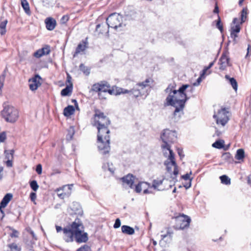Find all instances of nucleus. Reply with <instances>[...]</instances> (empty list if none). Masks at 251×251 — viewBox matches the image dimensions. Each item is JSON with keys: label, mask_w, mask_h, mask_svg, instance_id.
Segmentation results:
<instances>
[{"label": "nucleus", "mask_w": 251, "mask_h": 251, "mask_svg": "<svg viewBox=\"0 0 251 251\" xmlns=\"http://www.w3.org/2000/svg\"><path fill=\"white\" fill-rule=\"evenodd\" d=\"M90 251V247L88 246L85 245L83 246L82 247L79 248L78 249H77L76 251Z\"/></svg>", "instance_id": "43"}, {"label": "nucleus", "mask_w": 251, "mask_h": 251, "mask_svg": "<svg viewBox=\"0 0 251 251\" xmlns=\"http://www.w3.org/2000/svg\"><path fill=\"white\" fill-rule=\"evenodd\" d=\"M71 208L75 214H81L82 212L80 205L77 202H73Z\"/></svg>", "instance_id": "20"}, {"label": "nucleus", "mask_w": 251, "mask_h": 251, "mask_svg": "<svg viewBox=\"0 0 251 251\" xmlns=\"http://www.w3.org/2000/svg\"><path fill=\"white\" fill-rule=\"evenodd\" d=\"M240 27L239 25H235L232 26L231 27V31L235 32V33H238L240 32Z\"/></svg>", "instance_id": "41"}, {"label": "nucleus", "mask_w": 251, "mask_h": 251, "mask_svg": "<svg viewBox=\"0 0 251 251\" xmlns=\"http://www.w3.org/2000/svg\"><path fill=\"white\" fill-rule=\"evenodd\" d=\"M214 64V61H213V62H212L210 63H209V65H208L207 67H205V68L203 69V73H202V75H204V74H205L206 73V71H207L208 69H209L210 68H211L213 66Z\"/></svg>", "instance_id": "47"}, {"label": "nucleus", "mask_w": 251, "mask_h": 251, "mask_svg": "<svg viewBox=\"0 0 251 251\" xmlns=\"http://www.w3.org/2000/svg\"><path fill=\"white\" fill-rule=\"evenodd\" d=\"M247 9L243 8L241 11V23H244L245 21V20L247 18Z\"/></svg>", "instance_id": "34"}, {"label": "nucleus", "mask_w": 251, "mask_h": 251, "mask_svg": "<svg viewBox=\"0 0 251 251\" xmlns=\"http://www.w3.org/2000/svg\"><path fill=\"white\" fill-rule=\"evenodd\" d=\"M80 70L83 72L85 75H88L90 74L89 70L83 64H81L79 66Z\"/></svg>", "instance_id": "38"}, {"label": "nucleus", "mask_w": 251, "mask_h": 251, "mask_svg": "<svg viewBox=\"0 0 251 251\" xmlns=\"http://www.w3.org/2000/svg\"><path fill=\"white\" fill-rule=\"evenodd\" d=\"M30 186L34 191H36L39 188V186L36 180L31 181L30 182Z\"/></svg>", "instance_id": "36"}, {"label": "nucleus", "mask_w": 251, "mask_h": 251, "mask_svg": "<svg viewBox=\"0 0 251 251\" xmlns=\"http://www.w3.org/2000/svg\"><path fill=\"white\" fill-rule=\"evenodd\" d=\"M140 90L137 88L134 87L131 89V95H133L135 97H138L140 95Z\"/></svg>", "instance_id": "37"}, {"label": "nucleus", "mask_w": 251, "mask_h": 251, "mask_svg": "<svg viewBox=\"0 0 251 251\" xmlns=\"http://www.w3.org/2000/svg\"><path fill=\"white\" fill-rule=\"evenodd\" d=\"M230 37L231 38L233 39V40L235 41L236 38L237 37V35L236 33L233 32L231 31L230 33Z\"/></svg>", "instance_id": "56"}, {"label": "nucleus", "mask_w": 251, "mask_h": 251, "mask_svg": "<svg viewBox=\"0 0 251 251\" xmlns=\"http://www.w3.org/2000/svg\"><path fill=\"white\" fill-rule=\"evenodd\" d=\"M6 158H7V161H6V165L7 167H12V159H10V158L9 156H7V155H6Z\"/></svg>", "instance_id": "52"}, {"label": "nucleus", "mask_w": 251, "mask_h": 251, "mask_svg": "<svg viewBox=\"0 0 251 251\" xmlns=\"http://www.w3.org/2000/svg\"><path fill=\"white\" fill-rule=\"evenodd\" d=\"M216 26L219 29V30L222 32L223 31V26L221 24V20L220 18V17L218 16V20L217 21V24H216Z\"/></svg>", "instance_id": "45"}, {"label": "nucleus", "mask_w": 251, "mask_h": 251, "mask_svg": "<svg viewBox=\"0 0 251 251\" xmlns=\"http://www.w3.org/2000/svg\"><path fill=\"white\" fill-rule=\"evenodd\" d=\"M233 23L234 24H235V25H238V19L236 18H235L233 19Z\"/></svg>", "instance_id": "63"}, {"label": "nucleus", "mask_w": 251, "mask_h": 251, "mask_svg": "<svg viewBox=\"0 0 251 251\" xmlns=\"http://www.w3.org/2000/svg\"><path fill=\"white\" fill-rule=\"evenodd\" d=\"M225 142L223 140H217L212 145L213 148L221 149L224 147Z\"/></svg>", "instance_id": "30"}, {"label": "nucleus", "mask_w": 251, "mask_h": 251, "mask_svg": "<svg viewBox=\"0 0 251 251\" xmlns=\"http://www.w3.org/2000/svg\"><path fill=\"white\" fill-rule=\"evenodd\" d=\"M245 157V152L243 149H240L237 151L235 158L239 160L243 159Z\"/></svg>", "instance_id": "29"}, {"label": "nucleus", "mask_w": 251, "mask_h": 251, "mask_svg": "<svg viewBox=\"0 0 251 251\" xmlns=\"http://www.w3.org/2000/svg\"><path fill=\"white\" fill-rule=\"evenodd\" d=\"M7 24V20H5L0 23V34L3 35L6 33V26Z\"/></svg>", "instance_id": "28"}, {"label": "nucleus", "mask_w": 251, "mask_h": 251, "mask_svg": "<svg viewBox=\"0 0 251 251\" xmlns=\"http://www.w3.org/2000/svg\"><path fill=\"white\" fill-rule=\"evenodd\" d=\"M73 90V84L71 83L69 85H67L66 87L62 89L61 91V95L62 96H70Z\"/></svg>", "instance_id": "18"}, {"label": "nucleus", "mask_w": 251, "mask_h": 251, "mask_svg": "<svg viewBox=\"0 0 251 251\" xmlns=\"http://www.w3.org/2000/svg\"><path fill=\"white\" fill-rule=\"evenodd\" d=\"M182 178L183 179H184L185 180L189 179V178H190V174L187 173V174L182 176Z\"/></svg>", "instance_id": "58"}, {"label": "nucleus", "mask_w": 251, "mask_h": 251, "mask_svg": "<svg viewBox=\"0 0 251 251\" xmlns=\"http://www.w3.org/2000/svg\"><path fill=\"white\" fill-rule=\"evenodd\" d=\"M121 230L123 233L128 235H133L135 233L134 228L128 226H123Z\"/></svg>", "instance_id": "21"}, {"label": "nucleus", "mask_w": 251, "mask_h": 251, "mask_svg": "<svg viewBox=\"0 0 251 251\" xmlns=\"http://www.w3.org/2000/svg\"><path fill=\"white\" fill-rule=\"evenodd\" d=\"M75 128L73 126H70L67 129V134L66 135V139L70 141L73 139V136L75 134Z\"/></svg>", "instance_id": "26"}, {"label": "nucleus", "mask_w": 251, "mask_h": 251, "mask_svg": "<svg viewBox=\"0 0 251 251\" xmlns=\"http://www.w3.org/2000/svg\"><path fill=\"white\" fill-rule=\"evenodd\" d=\"M40 79V77L38 75H36L35 77L29 80V88L32 91L35 90L37 89L38 86L40 85V83L37 80V79Z\"/></svg>", "instance_id": "17"}, {"label": "nucleus", "mask_w": 251, "mask_h": 251, "mask_svg": "<svg viewBox=\"0 0 251 251\" xmlns=\"http://www.w3.org/2000/svg\"><path fill=\"white\" fill-rule=\"evenodd\" d=\"M167 172L170 174L172 178L176 176L178 173V167L175 161V155L172 150L170 151L167 160L164 162Z\"/></svg>", "instance_id": "6"}, {"label": "nucleus", "mask_w": 251, "mask_h": 251, "mask_svg": "<svg viewBox=\"0 0 251 251\" xmlns=\"http://www.w3.org/2000/svg\"><path fill=\"white\" fill-rule=\"evenodd\" d=\"M42 168L41 164H38L36 166V171L38 174H41L42 173Z\"/></svg>", "instance_id": "49"}, {"label": "nucleus", "mask_w": 251, "mask_h": 251, "mask_svg": "<svg viewBox=\"0 0 251 251\" xmlns=\"http://www.w3.org/2000/svg\"><path fill=\"white\" fill-rule=\"evenodd\" d=\"M100 82L95 83L92 85L91 90L93 91L96 92H100Z\"/></svg>", "instance_id": "39"}, {"label": "nucleus", "mask_w": 251, "mask_h": 251, "mask_svg": "<svg viewBox=\"0 0 251 251\" xmlns=\"http://www.w3.org/2000/svg\"><path fill=\"white\" fill-rule=\"evenodd\" d=\"M13 151L12 150H11L9 151V152H8V151H5V157L6 158V155H7V156H9L10 158V159H12L13 158Z\"/></svg>", "instance_id": "50"}, {"label": "nucleus", "mask_w": 251, "mask_h": 251, "mask_svg": "<svg viewBox=\"0 0 251 251\" xmlns=\"http://www.w3.org/2000/svg\"><path fill=\"white\" fill-rule=\"evenodd\" d=\"M106 24L109 27L117 29L122 26V17L119 14L112 13L106 19Z\"/></svg>", "instance_id": "9"}, {"label": "nucleus", "mask_w": 251, "mask_h": 251, "mask_svg": "<svg viewBox=\"0 0 251 251\" xmlns=\"http://www.w3.org/2000/svg\"><path fill=\"white\" fill-rule=\"evenodd\" d=\"M71 77L70 76V75H67V81L70 84L71 82Z\"/></svg>", "instance_id": "64"}, {"label": "nucleus", "mask_w": 251, "mask_h": 251, "mask_svg": "<svg viewBox=\"0 0 251 251\" xmlns=\"http://www.w3.org/2000/svg\"><path fill=\"white\" fill-rule=\"evenodd\" d=\"M56 25V21L54 19L51 17H48V30H53L55 28Z\"/></svg>", "instance_id": "25"}, {"label": "nucleus", "mask_w": 251, "mask_h": 251, "mask_svg": "<svg viewBox=\"0 0 251 251\" xmlns=\"http://www.w3.org/2000/svg\"><path fill=\"white\" fill-rule=\"evenodd\" d=\"M8 247L9 249L7 251H20V249L15 243L9 244Z\"/></svg>", "instance_id": "33"}, {"label": "nucleus", "mask_w": 251, "mask_h": 251, "mask_svg": "<svg viewBox=\"0 0 251 251\" xmlns=\"http://www.w3.org/2000/svg\"><path fill=\"white\" fill-rule=\"evenodd\" d=\"M153 83L152 79L151 78H147L145 81L137 84L136 86L140 87L141 89H143L147 87H151V85Z\"/></svg>", "instance_id": "19"}, {"label": "nucleus", "mask_w": 251, "mask_h": 251, "mask_svg": "<svg viewBox=\"0 0 251 251\" xmlns=\"http://www.w3.org/2000/svg\"><path fill=\"white\" fill-rule=\"evenodd\" d=\"M123 94H129L131 95V90H128L127 89H124V91Z\"/></svg>", "instance_id": "61"}, {"label": "nucleus", "mask_w": 251, "mask_h": 251, "mask_svg": "<svg viewBox=\"0 0 251 251\" xmlns=\"http://www.w3.org/2000/svg\"><path fill=\"white\" fill-rule=\"evenodd\" d=\"M6 134L4 132L0 133V142H3L6 139Z\"/></svg>", "instance_id": "51"}, {"label": "nucleus", "mask_w": 251, "mask_h": 251, "mask_svg": "<svg viewBox=\"0 0 251 251\" xmlns=\"http://www.w3.org/2000/svg\"><path fill=\"white\" fill-rule=\"evenodd\" d=\"M219 12V8H218V5L216 4L215 7V8L214 9L213 12L214 13H218Z\"/></svg>", "instance_id": "60"}, {"label": "nucleus", "mask_w": 251, "mask_h": 251, "mask_svg": "<svg viewBox=\"0 0 251 251\" xmlns=\"http://www.w3.org/2000/svg\"><path fill=\"white\" fill-rule=\"evenodd\" d=\"M222 157L224 160H228L231 157V155L229 152H225L222 155Z\"/></svg>", "instance_id": "44"}, {"label": "nucleus", "mask_w": 251, "mask_h": 251, "mask_svg": "<svg viewBox=\"0 0 251 251\" xmlns=\"http://www.w3.org/2000/svg\"><path fill=\"white\" fill-rule=\"evenodd\" d=\"M28 231L29 234V237L32 238V240H31V241H30L31 245H32V244H34V242L35 240H37V238L36 237L35 234H34V232L32 230H31L30 229H28Z\"/></svg>", "instance_id": "35"}, {"label": "nucleus", "mask_w": 251, "mask_h": 251, "mask_svg": "<svg viewBox=\"0 0 251 251\" xmlns=\"http://www.w3.org/2000/svg\"><path fill=\"white\" fill-rule=\"evenodd\" d=\"M46 54H47V46H45L42 49L37 50L34 52V56L36 58H40Z\"/></svg>", "instance_id": "23"}, {"label": "nucleus", "mask_w": 251, "mask_h": 251, "mask_svg": "<svg viewBox=\"0 0 251 251\" xmlns=\"http://www.w3.org/2000/svg\"><path fill=\"white\" fill-rule=\"evenodd\" d=\"M225 78L229 81L233 89L236 91L238 88V84L236 79L233 77H230L228 75H226Z\"/></svg>", "instance_id": "24"}, {"label": "nucleus", "mask_w": 251, "mask_h": 251, "mask_svg": "<svg viewBox=\"0 0 251 251\" xmlns=\"http://www.w3.org/2000/svg\"><path fill=\"white\" fill-rule=\"evenodd\" d=\"M19 234V232L17 230H16L14 229H12V232L10 233V236L12 238H13V237L17 238V237H18Z\"/></svg>", "instance_id": "42"}, {"label": "nucleus", "mask_w": 251, "mask_h": 251, "mask_svg": "<svg viewBox=\"0 0 251 251\" xmlns=\"http://www.w3.org/2000/svg\"><path fill=\"white\" fill-rule=\"evenodd\" d=\"M148 185L149 187L150 186V184L148 182H140L137 185L135 186V191L137 193H140L142 191V185L143 184Z\"/></svg>", "instance_id": "32"}, {"label": "nucleus", "mask_w": 251, "mask_h": 251, "mask_svg": "<svg viewBox=\"0 0 251 251\" xmlns=\"http://www.w3.org/2000/svg\"><path fill=\"white\" fill-rule=\"evenodd\" d=\"M164 180V178L154 179L152 181V184L149 187L153 188L154 189L157 190V191H163L165 190V187H162V185Z\"/></svg>", "instance_id": "13"}, {"label": "nucleus", "mask_w": 251, "mask_h": 251, "mask_svg": "<svg viewBox=\"0 0 251 251\" xmlns=\"http://www.w3.org/2000/svg\"><path fill=\"white\" fill-rule=\"evenodd\" d=\"M177 153L180 157H184V155L183 154V151L181 149H178L177 150Z\"/></svg>", "instance_id": "59"}, {"label": "nucleus", "mask_w": 251, "mask_h": 251, "mask_svg": "<svg viewBox=\"0 0 251 251\" xmlns=\"http://www.w3.org/2000/svg\"><path fill=\"white\" fill-rule=\"evenodd\" d=\"M108 126L98 127V148L100 153L103 155L108 153L110 150V130Z\"/></svg>", "instance_id": "3"}, {"label": "nucleus", "mask_w": 251, "mask_h": 251, "mask_svg": "<svg viewBox=\"0 0 251 251\" xmlns=\"http://www.w3.org/2000/svg\"><path fill=\"white\" fill-rule=\"evenodd\" d=\"M160 137L163 143L161 145V148L163 150L167 149L170 152V151L171 150V144L176 140L177 136L176 131L168 129H164Z\"/></svg>", "instance_id": "4"}, {"label": "nucleus", "mask_w": 251, "mask_h": 251, "mask_svg": "<svg viewBox=\"0 0 251 251\" xmlns=\"http://www.w3.org/2000/svg\"><path fill=\"white\" fill-rule=\"evenodd\" d=\"M75 108L72 105H68L64 109L63 114L66 117H69L74 114Z\"/></svg>", "instance_id": "22"}, {"label": "nucleus", "mask_w": 251, "mask_h": 251, "mask_svg": "<svg viewBox=\"0 0 251 251\" xmlns=\"http://www.w3.org/2000/svg\"><path fill=\"white\" fill-rule=\"evenodd\" d=\"M56 229L57 232L63 230L64 239L67 242H73L74 237L77 243H85L88 240L87 233L84 232L83 225L78 219L63 229L60 226H56Z\"/></svg>", "instance_id": "2"}, {"label": "nucleus", "mask_w": 251, "mask_h": 251, "mask_svg": "<svg viewBox=\"0 0 251 251\" xmlns=\"http://www.w3.org/2000/svg\"><path fill=\"white\" fill-rule=\"evenodd\" d=\"M173 86L169 85L165 89V92L169 95L166 99V105L176 107L174 114L176 116L178 113L183 109L186 101L189 99L185 93L188 88L192 91L193 88L188 84L182 85L178 90H173Z\"/></svg>", "instance_id": "1"}, {"label": "nucleus", "mask_w": 251, "mask_h": 251, "mask_svg": "<svg viewBox=\"0 0 251 251\" xmlns=\"http://www.w3.org/2000/svg\"><path fill=\"white\" fill-rule=\"evenodd\" d=\"M5 77V75L4 74L1 75L0 76V83H3Z\"/></svg>", "instance_id": "55"}, {"label": "nucleus", "mask_w": 251, "mask_h": 251, "mask_svg": "<svg viewBox=\"0 0 251 251\" xmlns=\"http://www.w3.org/2000/svg\"><path fill=\"white\" fill-rule=\"evenodd\" d=\"M73 184L64 185L60 189H57L56 192L58 197L61 199L68 198L71 195Z\"/></svg>", "instance_id": "10"}, {"label": "nucleus", "mask_w": 251, "mask_h": 251, "mask_svg": "<svg viewBox=\"0 0 251 251\" xmlns=\"http://www.w3.org/2000/svg\"><path fill=\"white\" fill-rule=\"evenodd\" d=\"M220 69L224 70L226 66L229 65V58L226 53H223L220 59Z\"/></svg>", "instance_id": "14"}, {"label": "nucleus", "mask_w": 251, "mask_h": 251, "mask_svg": "<svg viewBox=\"0 0 251 251\" xmlns=\"http://www.w3.org/2000/svg\"><path fill=\"white\" fill-rule=\"evenodd\" d=\"M135 177L130 174H128L126 176L122 178V181L128 185L130 188H134L133 183L134 181Z\"/></svg>", "instance_id": "15"}, {"label": "nucleus", "mask_w": 251, "mask_h": 251, "mask_svg": "<svg viewBox=\"0 0 251 251\" xmlns=\"http://www.w3.org/2000/svg\"><path fill=\"white\" fill-rule=\"evenodd\" d=\"M116 95H120L123 94L124 91V88H120V87H116Z\"/></svg>", "instance_id": "48"}, {"label": "nucleus", "mask_w": 251, "mask_h": 251, "mask_svg": "<svg viewBox=\"0 0 251 251\" xmlns=\"http://www.w3.org/2000/svg\"><path fill=\"white\" fill-rule=\"evenodd\" d=\"M30 198L31 200V201H35L36 198V195L35 193L32 192L30 194Z\"/></svg>", "instance_id": "53"}, {"label": "nucleus", "mask_w": 251, "mask_h": 251, "mask_svg": "<svg viewBox=\"0 0 251 251\" xmlns=\"http://www.w3.org/2000/svg\"><path fill=\"white\" fill-rule=\"evenodd\" d=\"M12 195L10 193L6 194L0 203V211L3 213L2 209L5 208L12 198Z\"/></svg>", "instance_id": "16"}, {"label": "nucleus", "mask_w": 251, "mask_h": 251, "mask_svg": "<svg viewBox=\"0 0 251 251\" xmlns=\"http://www.w3.org/2000/svg\"><path fill=\"white\" fill-rule=\"evenodd\" d=\"M183 114V109H182V110H181V112L178 113L176 116H175V114H174V117L175 119H176L177 120H178Z\"/></svg>", "instance_id": "54"}, {"label": "nucleus", "mask_w": 251, "mask_h": 251, "mask_svg": "<svg viewBox=\"0 0 251 251\" xmlns=\"http://www.w3.org/2000/svg\"><path fill=\"white\" fill-rule=\"evenodd\" d=\"M2 117L7 122L15 123L19 118V111L12 105H6L1 111Z\"/></svg>", "instance_id": "5"}, {"label": "nucleus", "mask_w": 251, "mask_h": 251, "mask_svg": "<svg viewBox=\"0 0 251 251\" xmlns=\"http://www.w3.org/2000/svg\"><path fill=\"white\" fill-rule=\"evenodd\" d=\"M121 226V221L120 219L117 218L115 220V222L113 226L114 228H118Z\"/></svg>", "instance_id": "46"}, {"label": "nucleus", "mask_w": 251, "mask_h": 251, "mask_svg": "<svg viewBox=\"0 0 251 251\" xmlns=\"http://www.w3.org/2000/svg\"><path fill=\"white\" fill-rule=\"evenodd\" d=\"M107 92H108L110 95H116V92H115V90L113 88L112 89L108 88Z\"/></svg>", "instance_id": "57"}, {"label": "nucleus", "mask_w": 251, "mask_h": 251, "mask_svg": "<svg viewBox=\"0 0 251 251\" xmlns=\"http://www.w3.org/2000/svg\"><path fill=\"white\" fill-rule=\"evenodd\" d=\"M22 6L24 10H25V12L27 15H30V14L31 12H30V8H29V5L28 3L24 4H23V5H22Z\"/></svg>", "instance_id": "40"}, {"label": "nucleus", "mask_w": 251, "mask_h": 251, "mask_svg": "<svg viewBox=\"0 0 251 251\" xmlns=\"http://www.w3.org/2000/svg\"><path fill=\"white\" fill-rule=\"evenodd\" d=\"M229 113L227 109L222 108L218 111L217 114H214L213 118L215 119L217 124L224 126L229 121Z\"/></svg>", "instance_id": "8"}, {"label": "nucleus", "mask_w": 251, "mask_h": 251, "mask_svg": "<svg viewBox=\"0 0 251 251\" xmlns=\"http://www.w3.org/2000/svg\"><path fill=\"white\" fill-rule=\"evenodd\" d=\"M176 226L181 229H183L188 227L191 222V219L189 217L183 214L181 216L176 217Z\"/></svg>", "instance_id": "11"}, {"label": "nucleus", "mask_w": 251, "mask_h": 251, "mask_svg": "<svg viewBox=\"0 0 251 251\" xmlns=\"http://www.w3.org/2000/svg\"><path fill=\"white\" fill-rule=\"evenodd\" d=\"M221 182L226 185H229L230 184V179L226 175H223L220 176Z\"/></svg>", "instance_id": "31"}, {"label": "nucleus", "mask_w": 251, "mask_h": 251, "mask_svg": "<svg viewBox=\"0 0 251 251\" xmlns=\"http://www.w3.org/2000/svg\"><path fill=\"white\" fill-rule=\"evenodd\" d=\"M110 121L109 118L104 115L103 112L100 110L95 111V114L93 118L92 125L97 127L100 126H109Z\"/></svg>", "instance_id": "7"}, {"label": "nucleus", "mask_w": 251, "mask_h": 251, "mask_svg": "<svg viewBox=\"0 0 251 251\" xmlns=\"http://www.w3.org/2000/svg\"><path fill=\"white\" fill-rule=\"evenodd\" d=\"M88 44L87 38L84 40H82L76 47L75 51L73 55L74 57H75L80 52L84 51L88 48Z\"/></svg>", "instance_id": "12"}, {"label": "nucleus", "mask_w": 251, "mask_h": 251, "mask_svg": "<svg viewBox=\"0 0 251 251\" xmlns=\"http://www.w3.org/2000/svg\"><path fill=\"white\" fill-rule=\"evenodd\" d=\"M100 91L103 92H107L108 89L110 88V84L105 81H102L100 82Z\"/></svg>", "instance_id": "27"}, {"label": "nucleus", "mask_w": 251, "mask_h": 251, "mask_svg": "<svg viewBox=\"0 0 251 251\" xmlns=\"http://www.w3.org/2000/svg\"><path fill=\"white\" fill-rule=\"evenodd\" d=\"M201 82V77H199L197 79V83H194V85L197 86V85H199V84H200V83Z\"/></svg>", "instance_id": "62"}]
</instances>
